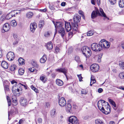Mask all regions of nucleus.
<instances>
[{"mask_svg": "<svg viewBox=\"0 0 124 124\" xmlns=\"http://www.w3.org/2000/svg\"><path fill=\"white\" fill-rule=\"evenodd\" d=\"M81 16L78 14H76L73 17V19L74 23L71 22V24L73 29L74 31H77L78 28V23L79 22L80 20Z\"/></svg>", "mask_w": 124, "mask_h": 124, "instance_id": "1", "label": "nucleus"}, {"mask_svg": "<svg viewBox=\"0 0 124 124\" xmlns=\"http://www.w3.org/2000/svg\"><path fill=\"white\" fill-rule=\"evenodd\" d=\"M83 54L85 56L86 58L89 57L92 54V52L89 48L87 46H83L81 49Z\"/></svg>", "mask_w": 124, "mask_h": 124, "instance_id": "2", "label": "nucleus"}, {"mask_svg": "<svg viewBox=\"0 0 124 124\" xmlns=\"http://www.w3.org/2000/svg\"><path fill=\"white\" fill-rule=\"evenodd\" d=\"M91 47L92 49L94 51L96 52L100 51L102 49L101 41L99 44L96 43L93 44L91 45Z\"/></svg>", "mask_w": 124, "mask_h": 124, "instance_id": "3", "label": "nucleus"}, {"mask_svg": "<svg viewBox=\"0 0 124 124\" xmlns=\"http://www.w3.org/2000/svg\"><path fill=\"white\" fill-rule=\"evenodd\" d=\"M107 106H105V108H104V107H102L101 108V111L103 113L106 115H108L110 113L111 110L110 107L108 102H106Z\"/></svg>", "mask_w": 124, "mask_h": 124, "instance_id": "4", "label": "nucleus"}, {"mask_svg": "<svg viewBox=\"0 0 124 124\" xmlns=\"http://www.w3.org/2000/svg\"><path fill=\"white\" fill-rule=\"evenodd\" d=\"M109 103L113 106V108L115 110H117V113H119L121 111V110L116 106L115 102L112 100L110 99H108Z\"/></svg>", "mask_w": 124, "mask_h": 124, "instance_id": "5", "label": "nucleus"}, {"mask_svg": "<svg viewBox=\"0 0 124 124\" xmlns=\"http://www.w3.org/2000/svg\"><path fill=\"white\" fill-rule=\"evenodd\" d=\"M109 103L113 106V108L115 110H117V113H119L121 111V110L116 106L115 102L112 100L110 99H108Z\"/></svg>", "mask_w": 124, "mask_h": 124, "instance_id": "6", "label": "nucleus"}, {"mask_svg": "<svg viewBox=\"0 0 124 124\" xmlns=\"http://www.w3.org/2000/svg\"><path fill=\"white\" fill-rule=\"evenodd\" d=\"M69 121L73 124H77L78 123L77 118L74 116L70 117L69 119Z\"/></svg>", "mask_w": 124, "mask_h": 124, "instance_id": "7", "label": "nucleus"}, {"mask_svg": "<svg viewBox=\"0 0 124 124\" xmlns=\"http://www.w3.org/2000/svg\"><path fill=\"white\" fill-rule=\"evenodd\" d=\"M99 66L97 64H93L90 66V69L92 71L94 72H97L99 70Z\"/></svg>", "mask_w": 124, "mask_h": 124, "instance_id": "8", "label": "nucleus"}, {"mask_svg": "<svg viewBox=\"0 0 124 124\" xmlns=\"http://www.w3.org/2000/svg\"><path fill=\"white\" fill-rule=\"evenodd\" d=\"M106 104V101L103 100H100L98 101L97 103L98 107L99 109L101 111V108L104 107Z\"/></svg>", "mask_w": 124, "mask_h": 124, "instance_id": "9", "label": "nucleus"}, {"mask_svg": "<svg viewBox=\"0 0 124 124\" xmlns=\"http://www.w3.org/2000/svg\"><path fill=\"white\" fill-rule=\"evenodd\" d=\"M7 58L9 61H12L14 60L15 58L14 53L11 52H8L7 55Z\"/></svg>", "mask_w": 124, "mask_h": 124, "instance_id": "10", "label": "nucleus"}, {"mask_svg": "<svg viewBox=\"0 0 124 124\" xmlns=\"http://www.w3.org/2000/svg\"><path fill=\"white\" fill-rule=\"evenodd\" d=\"M52 22L54 24L55 28V30L57 31V29H59L61 28H62V23L60 22H57L52 20Z\"/></svg>", "mask_w": 124, "mask_h": 124, "instance_id": "11", "label": "nucleus"}, {"mask_svg": "<svg viewBox=\"0 0 124 124\" xmlns=\"http://www.w3.org/2000/svg\"><path fill=\"white\" fill-rule=\"evenodd\" d=\"M21 89L20 87L19 84H15L14 85L12 88V90L13 93H15L17 92H19L20 90Z\"/></svg>", "mask_w": 124, "mask_h": 124, "instance_id": "12", "label": "nucleus"}, {"mask_svg": "<svg viewBox=\"0 0 124 124\" xmlns=\"http://www.w3.org/2000/svg\"><path fill=\"white\" fill-rule=\"evenodd\" d=\"M98 15H101L98 9L96 11H93L91 14V17L92 19H94L97 17Z\"/></svg>", "mask_w": 124, "mask_h": 124, "instance_id": "13", "label": "nucleus"}, {"mask_svg": "<svg viewBox=\"0 0 124 124\" xmlns=\"http://www.w3.org/2000/svg\"><path fill=\"white\" fill-rule=\"evenodd\" d=\"M59 105L62 107L65 106L66 104V101L65 99L62 97L60 98L59 100Z\"/></svg>", "mask_w": 124, "mask_h": 124, "instance_id": "14", "label": "nucleus"}, {"mask_svg": "<svg viewBox=\"0 0 124 124\" xmlns=\"http://www.w3.org/2000/svg\"><path fill=\"white\" fill-rule=\"evenodd\" d=\"M101 43L102 44V48L108 49L110 46L109 43L107 41L104 40L103 41L101 40Z\"/></svg>", "mask_w": 124, "mask_h": 124, "instance_id": "15", "label": "nucleus"}, {"mask_svg": "<svg viewBox=\"0 0 124 124\" xmlns=\"http://www.w3.org/2000/svg\"><path fill=\"white\" fill-rule=\"evenodd\" d=\"M8 116H9L10 114H16L18 113L17 109L14 107H12L10 111H8Z\"/></svg>", "mask_w": 124, "mask_h": 124, "instance_id": "16", "label": "nucleus"}, {"mask_svg": "<svg viewBox=\"0 0 124 124\" xmlns=\"http://www.w3.org/2000/svg\"><path fill=\"white\" fill-rule=\"evenodd\" d=\"M37 27V24L36 23H31L30 25V30L32 32H34Z\"/></svg>", "mask_w": 124, "mask_h": 124, "instance_id": "17", "label": "nucleus"}, {"mask_svg": "<svg viewBox=\"0 0 124 124\" xmlns=\"http://www.w3.org/2000/svg\"><path fill=\"white\" fill-rule=\"evenodd\" d=\"M65 29L67 32L70 31L72 27L70 23L65 22Z\"/></svg>", "mask_w": 124, "mask_h": 124, "instance_id": "18", "label": "nucleus"}, {"mask_svg": "<svg viewBox=\"0 0 124 124\" xmlns=\"http://www.w3.org/2000/svg\"><path fill=\"white\" fill-rule=\"evenodd\" d=\"M20 104L23 106H25L27 104V102L26 99L24 97H21L20 100Z\"/></svg>", "mask_w": 124, "mask_h": 124, "instance_id": "19", "label": "nucleus"}, {"mask_svg": "<svg viewBox=\"0 0 124 124\" xmlns=\"http://www.w3.org/2000/svg\"><path fill=\"white\" fill-rule=\"evenodd\" d=\"M10 27V26L9 23H7L3 26V29L5 31H7L9 30Z\"/></svg>", "mask_w": 124, "mask_h": 124, "instance_id": "20", "label": "nucleus"}, {"mask_svg": "<svg viewBox=\"0 0 124 124\" xmlns=\"http://www.w3.org/2000/svg\"><path fill=\"white\" fill-rule=\"evenodd\" d=\"M59 30L58 31V32L59 34L61 35L62 38H63L65 34V31L64 29L63 28H61L59 29Z\"/></svg>", "mask_w": 124, "mask_h": 124, "instance_id": "21", "label": "nucleus"}, {"mask_svg": "<svg viewBox=\"0 0 124 124\" xmlns=\"http://www.w3.org/2000/svg\"><path fill=\"white\" fill-rule=\"evenodd\" d=\"M1 65L2 67L5 69H7L8 66V64L5 61H3L1 63Z\"/></svg>", "mask_w": 124, "mask_h": 124, "instance_id": "22", "label": "nucleus"}, {"mask_svg": "<svg viewBox=\"0 0 124 124\" xmlns=\"http://www.w3.org/2000/svg\"><path fill=\"white\" fill-rule=\"evenodd\" d=\"M46 55L44 54L40 59V61L41 63H44L46 62Z\"/></svg>", "mask_w": 124, "mask_h": 124, "instance_id": "23", "label": "nucleus"}, {"mask_svg": "<svg viewBox=\"0 0 124 124\" xmlns=\"http://www.w3.org/2000/svg\"><path fill=\"white\" fill-rule=\"evenodd\" d=\"M10 13L12 16V17H15L18 13H20V11L18 10H15L11 11Z\"/></svg>", "mask_w": 124, "mask_h": 124, "instance_id": "24", "label": "nucleus"}, {"mask_svg": "<svg viewBox=\"0 0 124 124\" xmlns=\"http://www.w3.org/2000/svg\"><path fill=\"white\" fill-rule=\"evenodd\" d=\"M41 113L43 115L44 118L45 120H46L47 118V112L44 109H43L41 110Z\"/></svg>", "mask_w": 124, "mask_h": 124, "instance_id": "25", "label": "nucleus"}, {"mask_svg": "<svg viewBox=\"0 0 124 124\" xmlns=\"http://www.w3.org/2000/svg\"><path fill=\"white\" fill-rule=\"evenodd\" d=\"M40 79L44 83L47 80V79L45 76L41 75L40 77Z\"/></svg>", "mask_w": 124, "mask_h": 124, "instance_id": "26", "label": "nucleus"}, {"mask_svg": "<svg viewBox=\"0 0 124 124\" xmlns=\"http://www.w3.org/2000/svg\"><path fill=\"white\" fill-rule=\"evenodd\" d=\"M56 84L59 86H62L63 84V81L61 80L57 79L56 81Z\"/></svg>", "mask_w": 124, "mask_h": 124, "instance_id": "27", "label": "nucleus"}, {"mask_svg": "<svg viewBox=\"0 0 124 124\" xmlns=\"http://www.w3.org/2000/svg\"><path fill=\"white\" fill-rule=\"evenodd\" d=\"M46 46L48 50H51L53 48V45L51 42L47 43Z\"/></svg>", "mask_w": 124, "mask_h": 124, "instance_id": "28", "label": "nucleus"}, {"mask_svg": "<svg viewBox=\"0 0 124 124\" xmlns=\"http://www.w3.org/2000/svg\"><path fill=\"white\" fill-rule=\"evenodd\" d=\"M96 82V80L94 79V76H92L91 78V82L90 85L91 86H92V85L95 83Z\"/></svg>", "mask_w": 124, "mask_h": 124, "instance_id": "29", "label": "nucleus"}, {"mask_svg": "<svg viewBox=\"0 0 124 124\" xmlns=\"http://www.w3.org/2000/svg\"><path fill=\"white\" fill-rule=\"evenodd\" d=\"M33 14L32 12H28L26 14V16L27 18H30L32 17Z\"/></svg>", "mask_w": 124, "mask_h": 124, "instance_id": "30", "label": "nucleus"}, {"mask_svg": "<svg viewBox=\"0 0 124 124\" xmlns=\"http://www.w3.org/2000/svg\"><path fill=\"white\" fill-rule=\"evenodd\" d=\"M119 5L120 8L124 7V0H119Z\"/></svg>", "mask_w": 124, "mask_h": 124, "instance_id": "31", "label": "nucleus"}, {"mask_svg": "<svg viewBox=\"0 0 124 124\" xmlns=\"http://www.w3.org/2000/svg\"><path fill=\"white\" fill-rule=\"evenodd\" d=\"M56 71L61 72H63L65 74L66 72V70L64 68H60L56 70Z\"/></svg>", "mask_w": 124, "mask_h": 124, "instance_id": "32", "label": "nucleus"}, {"mask_svg": "<svg viewBox=\"0 0 124 124\" xmlns=\"http://www.w3.org/2000/svg\"><path fill=\"white\" fill-rule=\"evenodd\" d=\"M31 64L33 66L36 68H38L39 67V66L35 61H32L31 62Z\"/></svg>", "mask_w": 124, "mask_h": 124, "instance_id": "33", "label": "nucleus"}, {"mask_svg": "<svg viewBox=\"0 0 124 124\" xmlns=\"http://www.w3.org/2000/svg\"><path fill=\"white\" fill-rule=\"evenodd\" d=\"M71 108V106L70 104L67 103L66 106V109L68 111L70 112Z\"/></svg>", "mask_w": 124, "mask_h": 124, "instance_id": "34", "label": "nucleus"}, {"mask_svg": "<svg viewBox=\"0 0 124 124\" xmlns=\"http://www.w3.org/2000/svg\"><path fill=\"white\" fill-rule=\"evenodd\" d=\"M55 110L54 109L51 110V116L53 117L55 116Z\"/></svg>", "mask_w": 124, "mask_h": 124, "instance_id": "35", "label": "nucleus"}, {"mask_svg": "<svg viewBox=\"0 0 124 124\" xmlns=\"http://www.w3.org/2000/svg\"><path fill=\"white\" fill-rule=\"evenodd\" d=\"M18 62L19 64L22 65V64H24V61L23 59L22 58H20L18 59Z\"/></svg>", "mask_w": 124, "mask_h": 124, "instance_id": "36", "label": "nucleus"}, {"mask_svg": "<svg viewBox=\"0 0 124 124\" xmlns=\"http://www.w3.org/2000/svg\"><path fill=\"white\" fill-rule=\"evenodd\" d=\"M96 124H104V123L99 119H97L95 121Z\"/></svg>", "mask_w": 124, "mask_h": 124, "instance_id": "37", "label": "nucleus"}, {"mask_svg": "<svg viewBox=\"0 0 124 124\" xmlns=\"http://www.w3.org/2000/svg\"><path fill=\"white\" fill-rule=\"evenodd\" d=\"M7 101L8 106H10L11 104V100L10 97L8 96H7Z\"/></svg>", "mask_w": 124, "mask_h": 124, "instance_id": "38", "label": "nucleus"}, {"mask_svg": "<svg viewBox=\"0 0 124 124\" xmlns=\"http://www.w3.org/2000/svg\"><path fill=\"white\" fill-rule=\"evenodd\" d=\"M44 24V21L43 20H40L39 24V27L40 28H41L43 27Z\"/></svg>", "mask_w": 124, "mask_h": 124, "instance_id": "39", "label": "nucleus"}, {"mask_svg": "<svg viewBox=\"0 0 124 124\" xmlns=\"http://www.w3.org/2000/svg\"><path fill=\"white\" fill-rule=\"evenodd\" d=\"M16 66L15 65L12 64L10 66V70L11 71H14L16 70Z\"/></svg>", "mask_w": 124, "mask_h": 124, "instance_id": "40", "label": "nucleus"}, {"mask_svg": "<svg viewBox=\"0 0 124 124\" xmlns=\"http://www.w3.org/2000/svg\"><path fill=\"white\" fill-rule=\"evenodd\" d=\"M24 72V70L23 69L21 68L19 69L18 70V73L20 75H23Z\"/></svg>", "mask_w": 124, "mask_h": 124, "instance_id": "41", "label": "nucleus"}, {"mask_svg": "<svg viewBox=\"0 0 124 124\" xmlns=\"http://www.w3.org/2000/svg\"><path fill=\"white\" fill-rule=\"evenodd\" d=\"M100 12L101 13L102 15V16H103L107 18V17L106 16V14L104 13L103 10L101 8H100Z\"/></svg>", "mask_w": 124, "mask_h": 124, "instance_id": "42", "label": "nucleus"}, {"mask_svg": "<svg viewBox=\"0 0 124 124\" xmlns=\"http://www.w3.org/2000/svg\"><path fill=\"white\" fill-rule=\"evenodd\" d=\"M11 24L12 26L15 27L17 25V23L15 20H13L11 21Z\"/></svg>", "mask_w": 124, "mask_h": 124, "instance_id": "43", "label": "nucleus"}, {"mask_svg": "<svg viewBox=\"0 0 124 124\" xmlns=\"http://www.w3.org/2000/svg\"><path fill=\"white\" fill-rule=\"evenodd\" d=\"M119 66L123 69H124V62L122 61H120L119 62Z\"/></svg>", "mask_w": 124, "mask_h": 124, "instance_id": "44", "label": "nucleus"}, {"mask_svg": "<svg viewBox=\"0 0 124 124\" xmlns=\"http://www.w3.org/2000/svg\"><path fill=\"white\" fill-rule=\"evenodd\" d=\"M119 77L122 79H124V72L120 73L119 75Z\"/></svg>", "mask_w": 124, "mask_h": 124, "instance_id": "45", "label": "nucleus"}, {"mask_svg": "<svg viewBox=\"0 0 124 124\" xmlns=\"http://www.w3.org/2000/svg\"><path fill=\"white\" fill-rule=\"evenodd\" d=\"M103 55V54L101 53L98 55L97 61L99 62H100L101 61V59Z\"/></svg>", "mask_w": 124, "mask_h": 124, "instance_id": "46", "label": "nucleus"}, {"mask_svg": "<svg viewBox=\"0 0 124 124\" xmlns=\"http://www.w3.org/2000/svg\"><path fill=\"white\" fill-rule=\"evenodd\" d=\"M12 17V15L11 14V13L10 12L6 15V18L8 20Z\"/></svg>", "mask_w": 124, "mask_h": 124, "instance_id": "47", "label": "nucleus"}, {"mask_svg": "<svg viewBox=\"0 0 124 124\" xmlns=\"http://www.w3.org/2000/svg\"><path fill=\"white\" fill-rule=\"evenodd\" d=\"M93 30H91L89 31L87 33V35L88 36H92L93 34Z\"/></svg>", "mask_w": 124, "mask_h": 124, "instance_id": "48", "label": "nucleus"}, {"mask_svg": "<svg viewBox=\"0 0 124 124\" xmlns=\"http://www.w3.org/2000/svg\"><path fill=\"white\" fill-rule=\"evenodd\" d=\"M50 103L49 102H46L44 104L45 107L46 108H49L50 106Z\"/></svg>", "mask_w": 124, "mask_h": 124, "instance_id": "49", "label": "nucleus"}, {"mask_svg": "<svg viewBox=\"0 0 124 124\" xmlns=\"http://www.w3.org/2000/svg\"><path fill=\"white\" fill-rule=\"evenodd\" d=\"M4 88L5 92H6L9 91V89L8 87V85H6L4 86Z\"/></svg>", "mask_w": 124, "mask_h": 124, "instance_id": "50", "label": "nucleus"}, {"mask_svg": "<svg viewBox=\"0 0 124 124\" xmlns=\"http://www.w3.org/2000/svg\"><path fill=\"white\" fill-rule=\"evenodd\" d=\"M116 0H108L110 3L112 5L115 4L116 3Z\"/></svg>", "mask_w": 124, "mask_h": 124, "instance_id": "51", "label": "nucleus"}, {"mask_svg": "<svg viewBox=\"0 0 124 124\" xmlns=\"http://www.w3.org/2000/svg\"><path fill=\"white\" fill-rule=\"evenodd\" d=\"M74 33H73L72 32H70L68 34V37L69 39H70L71 38L72 36L73 35V34Z\"/></svg>", "mask_w": 124, "mask_h": 124, "instance_id": "52", "label": "nucleus"}, {"mask_svg": "<svg viewBox=\"0 0 124 124\" xmlns=\"http://www.w3.org/2000/svg\"><path fill=\"white\" fill-rule=\"evenodd\" d=\"M31 88L36 93H38V90L35 87H34L33 85H31Z\"/></svg>", "mask_w": 124, "mask_h": 124, "instance_id": "53", "label": "nucleus"}, {"mask_svg": "<svg viewBox=\"0 0 124 124\" xmlns=\"http://www.w3.org/2000/svg\"><path fill=\"white\" fill-rule=\"evenodd\" d=\"M75 60L78 62H79L80 61V58L78 56H75Z\"/></svg>", "mask_w": 124, "mask_h": 124, "instance_id": "54", "label": "nucleus"}, {"mask_svg": "<svg viewBox=\"0 0 124 124\" xmlns=\"http://www.w3.org/2000/svg\"><path fill=\"white\" fill-rule=\"evenodd\" d=\"M77 76L79 79V80L80 81H82V79L83 78L82 77L81 74L80 75H77Z\"/></svg>", "mask_w": 124, "mask_h": 124, "instance_id": "55", "label": "nucleus"}, {"mask_svg": "<svg viewBox=\"0 0 124 124\" xmlns=\"http://www.w3.org/2000/svg\"><path fill=\"white\" fill-rule=\"evenodd\" d=\"M50 35V34L48 31L45 32L44 34V36L46 37H47L49 36Z\"/></svg>", "mask_w": 124, "mask_h": 124, "instance_id": "56", "label": "nucleus"}, {"mask_svg": "<svg viewBox=\"0 0 124 124\" xmlns=\"http://www.w3.org/2000/svg\"><path fill=\"white\" fill-rule=\"evenodd\" d=\"M89 117L88 116L86 115L85 116H83V119L85 120H86L89 118Z\"/></svg>", "mask_w": 124, "mask_h": 124, "instance_id": "57", "label": "nucleus"}, {"mask_svg": "<svg viewBox=\"0 0 124 124\" xmlns=\"http://www.w3.org/2000/svg\"><path fill=\"white\" fill-rule=\"evenodd\" d=\"M19 40L18 39H17L13 43V44L14 45H16L18 43Z\"/></svg>", "mask_w": 124, "mask_h": 124, "instance_id": "58", "label": "nucleus"}, {"mask_svg": "<svg viewBox=\"0 0 124 124\" xmlns=\"http://www.w3.org/2000/svg\"><path fill=\"white\" fill-rule=\"evenodd\" d=\"M35 69L34 68H30L29 69V71L31 72H33L34 71V70Z\"/></svg>", "mask_w": 124, "mask_h": 124, "instance_id": "59", "label": "nucleus"}, {"mask_svg": "<svg viewBox=\"0 0 124 124\" xmlns=\"http://www.w3.org/2000/svg\"><path fill=\"white\" fill-rule=\"evenodd\" d=\"M38 122L39 123H41L42 122V118H38Z\"/></svg>", "mask_w": 124, "mask_h": 124, "instance_id": "60", "label": "nucleus"}, {"mask_svg": "<svg viewBox=\"0 0 124 124\" xmlns=\"http://www.w3.org/2000/svg\"><path fill=\"white\" fill-rule=\"evenodd\" d=\"M81 93H87V92L86 90L85 89H82L81 91Z\"/></svg>", "mask_w": 124, "mask_h": 124, "instance_id": "61", "label": "nucleus"}, {"mask_svg": "<svg viewBox=\"0 0 124 124\" xmlns=\"http://www.w3.org/2000/svg\"><path fill=\"white\" fill-rule=\"evenodd\" d=\"M60 49L59 48L57 47H56L55 49V51L56 53L59 52Z\"/></svg>", "mask_w": 124, "mask_h": 124, "instance_id": "62", "label": "nucleus"}, {"mask_svg": "<svg viewBox=\"0 0 124 124\" xmlns=\"http://www.w3.org/2000/svg\"><path fill=\"white\" fill-rule=\"evenodd\" d=\"M11 82L12 84H15L16 85L17 84V82L15 80H13L11 81Z\"/></svg>", "mask_w": 124, "mask_h": 124, "instance_id": "63", "label": "nucleus"}, {"mask_svg": "<svg viewBox=\"0 0 124 124\" xmlns=\"http://www.w3.org/2000/svg\"><path fill=\"white\" fill-rule=\"evenodd\" d=\"M95 0H91V2L92 4L94 5L95 4Z\"/></svg>", "mask_w": 124, "mask_h": 124, "instance_id": "64", "label": "nucleus"}]
</instances>
